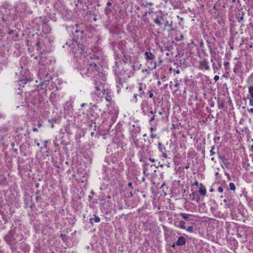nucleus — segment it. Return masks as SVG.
Returning a JSON list of instances; mask_svg holds the SVG:
<instances>
[{"mask_svg": "<svg viewBox=\"0 0 253 253\" xmlns=\"http://www.w3.org/2000/svg\"><path fill=\"white\" fill-rule=\"evenodd\" d=\"M73 52L75 56L78 57L83 55L84 50L81 46H79L76 43H73Z\"/></svg>", "mask_w": 253, "mask_h": 253, "instance_id": "1", "label": "nucleus"}, {"mask_svg": "<svg viewBox=\"0 0 253 253\" xmlns=\"http://www.w3.org/2000/svg\"><path fill=\"white\" fill-rule=\"evenodd\" d=\"M146 87V85L143 84V83H139L138 84V91L139 92V96L140 97H142V95L144 94V88Z\"/></svg>", "mask_w": 253, "mask_h": 253, "instance_id": "2", "label": "nucleus"}, {"mask_svg": "<svg viewBox=\"0 0 253 253\" xmlns=\"http://www.w3.org/2000/svg\"><path fill=\"white\" fill-rule=\"evenodd\" d=\"M144 55L148 60H153L155 58V55L150 52L146 51Z\"/></svg>", "mask_w": 253, "mask_h": 253, "instance_id": "3", "label": "nucleus"}, {"mask_svg": "<svg viewBox=\"0 0 253 253\" xmlns=\"http://www.w3.org/2000/svg\"><path fill=\"white\" fill-rule=\"evenodd\" d=\"M249 92L251 96L250 99V105L252 106H253V86H250L249 87Z\"/></svg>", "mask_w": 253, "mask_h": 253, "instance_id": "4", "label": "nucleus"}, {"mask_svg": "<svg viewBox=\"0 0 253 253\" xmlns=\"http://www.w3.org/2000/svg\"><path fill=\"white\" fill-rule=\"evenodd\" d=\"M199 192L203 196H205L207 194L206 188L202 184H200Z\"/></svg>", "mask_w": 253, "mask_h": 253, "instance_id": "5", "label": "nucleus"}, {"mask_svg": "<svg viewBox=\"0 0 253 253\" xmlns=\"http://www.w3.org/2000/svg\"><path fill=\"white\" fill-rule=\"evenodd\" d=\"M176 245L177 246H182V245H184L185 244V238H184L183 237L181 236V237H180L177 242H176Z\"/></svg>", "mask_w": 253, "mask_h": 253, "instance_id": "6", "label": "nucleus"}, {"mask_svg": "<svg viewBox=\"0 0 253 253\" xmlns=\"http://www.w3.org/2000/svg\"><path fill=\"white\" fill-rule=\"evenodd\" d=\"M94 218H90V223L91 224H93V220H94L95 222H97V223L100 222V218L98 216H97L96 215H94Z\"/></svg>", "mask_w": 253, "mask_h": 253, "instance_id": "7", "label": "nucleus"}, {"mask_svg": "<svg viewBox=\"0 0 253 253\" xmlns=\"http://www.w3.org/2000/svg\"><path fill=\"white\" fill-rule=\"evenodd\" d=\"M201 65L203 68H204L206 70H209L210 68L209 66L208 65V63L207 61H204L201 64Z\"/></svg>", "mask_w": 253, "mask_h": 253, "instance_id": "8", "label": "nucleus"}, {"mask_svg": "<svg viewBox=\"0 0 253 253\" xmlns=\"http://www.w3.org/2000/svg\"><path fill=\"white\" fill-rule=\"evenodd\" d=\"M185 222L181 220L179 221L178 226L181 229H185Z\"/></svg>", "mask_w": 253, "mask_h": 253, "instance_id": "9", "label": "nucleus"}, {"mask_svg": "<svg viewBox=\"0 0 253 253\" xmlns=\"http://www.w3.org/2000/svg\"><path fill=\"white\" fill-rule=\"evenodd\" d=\"M180 215L182 218L184 219H188L189 217V214L184 213H181Z\"/></svg>", "mask_w": 253, "mask_h": 253, "instance_id": "10", "label": "nucleus"}, {"mask_svg": "<svg viewBox=\"0 0 253 253\" xmlns=\"http://www.w3.org/2000/svg\"><path fill=\"white\" fill-rule=\"evenodd\" d=\"M195 195L196 193L194 192H193L192 193L190 194L189 195L190 199L192 201H194L195 200Z\"/></svg>", "mask_w": 253, "mask_h": 253, "instance_id": "11", "label": "nucleus"}, {"mask_svg": "<svg viewBox=\"0 0 253 253\" xmlns=\"http://www.w3.org/2000/svg\"><path fill=\"white\" fill-rule=\"evenodd\" d=\"M229 187H230V189L231 190H235V186L234 185V184L233 183H230L229 184Z\"/></svg>", "mask_w": 253, "mask_h": 253, "instance_id": "12", "label": "nucleus"}, {"mask_svg": "<svg viewBox=\"0 0 253 253\" xmlns=\"http://www.w3.org/2000/svg\"><path fill=\"white\" fill-rule=\"evenodd\" d=\"M154 22L160 26H161L162 25V23H161V21L158 19H155L154 20Z\"/></svg>", "mask_w": 253, "mask_h": 253, "instance_id": "13", "label": "nucleus"}, {"mask_svg": "<svg viewBox=\"0 0 253 253\" xmlns=\"http://www.w3.org/2000/svg\"><path fill=\"white\" fill-rule=\"evenodd\" d=\"M137 100H138V99H137V95L134 94V95H133V101L135 103H136L137 102Z\"/></svg>", "mask_w": 253, "mask_h": 253, "instance_id": "14", "label": "nucleus"}, {"mask_svg": "<svg viewBox=\"0 0 253 253\" xmlns=\"http://www.w3.org/2000/svg\"><path fill=\"white\" fill-rule=\"evenodd\" d=\"M187 230L188 232H189L190 233H192L193 231V227L192 226H189L187 228Z\"/></svg>", "mask_w": 253, "mask_h": 253, "instance_id": "15", "label": "nucleus"}, {"mask_svg": "<svg viewBox=\"0 0 253 253\" xmlns=\"http://www.w3.org/2000/svg\"><path fill=\"white\" fill-rule=\"evenodd\" d=\"M214 149V147L213 146V147H212L210 151L211 155L215 154V152H213V151Z\"/></svg>", "mask_w": 253, "mask_h": 253, "instance_id": "16", "label": "nucleus"}, {"mask_svg": "<svg viewBox=\"0 0 253 253\" xmlns=\"http://www.w3.org/2000/svg\"><path fill=\"white\" fill-rule=\"evenodd\" d=\"M218 191L220 193H222L223 191V189L221 187H219L218 188Z\"/></svg>", "mask_w": 253, "mask_h": 253, "instance_id": "17", "label": "nucleus"}, {"mask_svg": "<svg viewBox=\"0 0 253 253\" xmlns=\"http://www.w3.org/2000/svg\"><path fill=\"white\" fill-rule=\"evenodd\" d=\"M149 97L150 98H153V93L150 91H149Z\"/></svg>", "mask_w": 253, "mask_h": 253, "instance_id": "18", "label": "nucleus"}, {"mask_svg": "<svg viewBox=\"0 0 253 253\" xmlns=\"http://www.w3.org/2000/svg\"><path fill=\"white\" fill-rule=\"evenodd\" d=\"M219 77L217 75H216L214 76V80H215V81H217L219 80Z\"/></svg>", "mask_w": 253, "mask_h": 253, "instance_id": "19", "label": "nucleus"}, {"mask_svg": "<svg viewBox=\"0 0 253 253\" xmlns=\"http://www.w3.org/2000/svg\"><path fill=\"white\" fill-rule=\"evenodd\" d=\"M219 158L222 160L223 163H224V164L225 163V162L226 161V160L225 159L222 158L220 156H219Z\"/></svg>", "mask_w": 253, "mask_h": 253, "instance_id": "20", "label": "nucleus"}, {"mask_svg": "<svg viewBox=\"0 0 253 253\" xmlns=\"http://www.w3.org/2000/svg\"><path fill=\"white\" fill-rule=\"evenodd\" d=\"M90 66H94L95 67H97V65L96 64H95V63H91L90 64H89Z\"/></svg>", "mask_w": 253, "mask_h": 253, "instance_id": "21", "label": "nucleus"}, {"mask_svg": "<svg viewBox=\"0 0 253 253\" xmlns=\"http://www.w3.org/2000/svg\"><path fill=\"white\" fill-rule=\"evenodd\" d=\"M155 119V116L153 115L150 120V123L152 122Z\"/></svg>", "mask_w": 253, "mask_h": 253, "instance_id": "22", "label": "nucleus"}, {"mask_svg": "<svg viewBox=\"0 0 253 253\" xmlns=\"http://www.w3.org/2000/svg\"><path fill=\"white\" fill-rule=\"evenodd\" d=\"M156 135L153 133H151V135H150V137L151 138H155L156 137Z\"/></svg>", "mask_w": 253, "mask_h": 253, "instance_id": "23", "label": "nucleus"}, {"mask_svg": "<svg viewBox=\"0 0 253 253\" xmlns=\"http://www.w3.org/2000/svg\"><path fill=\"white\" fill-rule=\"evenodd\" d=\"M229 65V63L228 62H225L224 63V65L225 66H228Z\"/></svg>", "mask_w": 253, "mask_h": 253, "instance_id": "24", "label": "nucleus"}, {"mask_svg": "<svg viewBox=\"0 0 253 253\" xmlns=\"http://www.w3.org/2000/svg\"><path fill=\"white\" fill-rule=\"evenodd\" d=\"M95 88L96 91H99V90H100V87L99 86H95Z\"/></svg>", "mask_w": 253, "mask_h": 253, "instance_id": "25", "label": "nucleus"}, {"mask_svg": "<svg viewBox=\"0 0 253 253\" xmlns=\"http://www.w3.org/2000/svg\"><path fill=\"white\" fill-rule=\"evenodd\" d=\"M162 156H163V157H165V158H167V155L166 153H163Z\"/></svg>", "mask_w": 253, "mask_h": 253, "instance_id": "26", "label": "nucleus"}, {"mask_svg": "<svg viewBox=\"0 0 253 253\" xmlns=\"http://www.w3.org/2000/svg\"><path fill=\"white\" fill-rule=\"evenodd\" d=\"M197 203H199L200 202V198H198L197 199L195 198V200Z\"/></svg>", "mask_w": 253, "mask_h": 253, "instance_id": "27", "label": "nucleus"}, {"mask_svg": "<svg viewBox=\"0 0 253 253\" xmlns=\"http://www.w3.org/2000/svg\"><path fill=\"white\" fill-rule=\"evenodd\" d=\"M194 185L198 186L199 185V183H198V181H195L194 183Z\"/></svg>", "mask_w": 253, "mask_h": 253, "instance_id": "28", "label": "nucleus"}, {"mask_svg": "<svg viewBox=\"0 0 253 253\" xmlns=\"http://www.w3.org/2000/svg\"><path fill=\"white\" fill-rule=\"evenodd\" d=\"M149 160L150 161L152 162H155V159H154L150 158Z\"/></svg>", "mask_w": 253, "mask_h": 253, "instance_id": "29", "label": "nucleus"}, {"mask_svg": "<svg viewBox=\"0 0 253 253\" xmlns=\"http://www.w3.org/2000/svg\"><path fill=\"white\" fill-rule=\"evenodd\" d=\"M149 112L151 114H153L155 113V112H154L153 110H151Z\"/></svg>", "mask_w": 253, "mask_h": 253, "instance_id": "30", "label": "nucleus"}, {"mask_svg": "<svg viewBox=\"0 0 253 253\" xmlns=\"http://www.w3.org/2000/svg\"><path fill=\"white\" fill-rule=\"evenodd\" d=\"M249 112L253 113V108H251L250 110H249Z\"/></svg>", "mask_w": 253, "mask_h": 253, "instance_id": "31", "label": "nucleus"}, {"mask_svg": "<svg viewBox=\"0 0 253 253\" xmlns=\"http://www.w3.org/2000/svg\"><path fill=\"white\" fill-rule=\"evenodd\" d=\"M42 126V124L41 123H38L39 127H41Z\"/></svg>", "mask_w": 253, "mask_h": 253, "instance_id": "32", "label": "nucleus"}, {"mask_svg": "<svg viewBox=\"0 0 253 253\" xmlns=\"http://www.w3.org/2000/svg\"><path fill=\"white\" fill-rule=\"evenodd\" d=\"M33 130L35 132L38 131V129L37 128H34Z\"/></svg>", "mask_w": 253, "mask_h": 253, "instance_id": "33", "label": "nucleus"}, {"mask_svg": "<svg viewBox=\"0 0 253 253\" xmlns=\"http://www.w3.org/2000/svg\"><path fill=\"white\" fill-rule=\"evenodd\" d=\"M175 72L176 73V74H179L180 73V71L179 70H177Z\"/></svg>", "mask_w": 253, "mask_h": 253, "instance_id": "34", "label": "nucleus"}, {"mask_svg": "<svg viewBox=\"0 0 253 253\" xmlns=\"http://www.w3.org/2000/svg\"><path fill=\"white\" fill-rule=\"evenodd\" d=\"M85 103H83V104L81 105V107H84V106H85Z\"/></svg>", "mask_w": 253, "mask_h": 253, "instance_id": "35", "label": "nucleus"}, {"mask_svg": "<svg viewBox=\"0 0 253 253\" xmlns=\"http://www.w3.org/2000/svg\"><path fill=\"white\" fill-rule=\"evenodd\" d=\"M153 130H154V128L151 127L150 128V131H151V132H152V131H153Z\"/></svg>", "mask_w": 253, "mask_h": 253, "instance_id": "36", "label": "nucleus"}, {"mask_svg": "<svg viewBox=\"0 0 253 253\" xmlns=\"http://www.w3.org/2000/svg\"><path fill=\"white\" fill-rule=\"evenodd\" d=\"M159 114L160 115H162L163 114V112H161V111H160V112H159Z\"/></svg>", "mask_w": 253, "mask_h": 253, "instance_id": "37", "label": "nucleus"}, {"mask_svg": "<svg viewBox=\"0 0 253 253\" xmlns=\"http://www.w3.org/2000/svg\"><path fill=\"white\" fill-rule=\"evenodd\" d=\"M128 185L129 187H130L132 185V183H129L128 184Z\"/></svg>", "mask_w": 253, "mask_h": 253, "instance_id": "38", "label": "nucleus"}, {"mask_svg": "<svg viewBox=\"0 0 253 253\" xmlns=\"http://www.w3.org/2000/svg\"><path fill=\"white\" fill-rule=\"evenodd\" d=\"M179 85V84L178 83H176L175 84V86L176 87H178Z\"/></svg>", "mask_w": 253, "mask_h": 253, "instance_id": "39", "label": "nucleus"}, {"mask_svg": "<svg viewBox=\"0 0 253 253\" xmlns=\"http://www.w3.org/2000/svg\"><path fill=\"white\" fill-rule=\"evenodd\" d=\"M111 4V3L110 2H108L107 3V5H110Z\"/></svg>", "mask_w": 253, "mask_h": 253, "instance_id": "40", "label": "nucleus"}, {"mask_svg": "<svg viewBox=\"0 0 253 253\" xmlns=\"http://www.w3.org/2000/svg\"><path fill=\"white\" fill-rule=\"evenodd\" d=\"M211 160L212 161H214V157H212V158H211Z\"/></svg>", "mask_w": 253, "mask_h": 253, "instance_id": "41", "label": "nucleus"}, {"mask_svg": "<svg viewBox=\"0 0 253 253\" xmlns=\"http://www.w3.org/2000/svg\"><path fill=\"white\" fill-rule=\"evenodd\" d=\"M243 16L241 17V18H240V20H243Z\"/></svg>", "mask_w": 253, "mask_h": 253, "instance_id": "42", "label": "nucleus"}, {"mask_svg": "<svg viewBox=\"0 0 253 253\" xmlns=\"http://www.w3.org/2000/svg\"><path fill=\"white\" fill-rule=\"evenodd\" d=\"M158 84H161V82H160V81H158Z\"/></svg>", "mask_w": 253, "mask_h": 253, "instance_id": "43", "label": "nucleus"}, {"mask_svg": "<svg viewBox=\"0 0 253 253\" xmlns=\"http://www.w3.org/2000/svg\"><path fill=\"white\" fill-rule=\"evenodd\" d=\"M156 67V64L155 63V65H154V68H155Z\"/></svg>", "mask_w": 253, "mask_h": 253, "instance_id": "44", "label": "nucleus"}, {"mask_svg": "<svg viewBox=\"0 0 253 253\" xmlns=\"http://www.w3.org/2000/svg\"><path fill=\"white\" fill-rule=\"evenodd\" d=\"M50 79H51V77H49V78H48V80H50Z\"/></svg>", "mask_w": 253, "mask_h": 253, "instance_id": "45", "label": "nucleus"}, {"mask_svg": "<svg viewBox=\"0 0 253 253\" xmlns=\"http://www.w3.org/2000/svg\"><path fill=\"white\" fill-rule=\"evenodd\" d=\"M185 168H186V169H188V168H189V166H186V167H185Z\"/></svg>", "mask_w": 253, "mask_h": 253, "instance_id": "46", "label": "nucleus"}, {"mask_svg": "<svg viewBox=\"0 0 253 253\" xmlns=\"http://www.w3.org/2000/svg\"><path fill=\"white\" fill-rule=\"evenodd\" d=\"M37 145H38V146H40V143H37Z\"/></svg>", "mask_w": 253, "mask_h": 253, "instance_id": "47", "label": "nucleus"}, {"mask_svg": "<svg viewBox=\"0 0 253 253\" xmlns=\"http://www.w3.org/2000/svg\"><path fill=\"white\" fill-rule=\"evenodd\" d=\"M210 191L211 192H212L213 191V189H211Z\"/></svg>", "mask_w": 253, "mask_h": 253, "instance_id": "48", "label": "nucleus"}, {"mask_svg": "<svg viewBox=\"0 0 253 253\" xmlns=\"http://www.w3.org/2000/svg\"><path fill=\"white\" fill-rule=\"evenodd\" d=\"M160 167H163V165H160Z\"/></svg>", "mask_w": 253, "mask_h": 253, "instance_id": "49", "label": "nucleus"}, {"mask_svg": "<svg viewBox=\"0 0 253 253\" xmlns=\"http://www.w3.org/2000/svg\"><path fill=\"white\" fill-rule=\"evenodd\" d=\"M143 112L145 113V111L143 110V108H142Z\"/></svg>", "mask_w": 253, "mask_h": 253, "instance_id": "50", "label": "nucleus"}, {"mask_svg": "<svg viewBox=\"0 0 253 253\" xmlns=\"http://www.w3.org/2000/svg\"><path fill=\"white\" fill-rule=\"evenodd\" d=\"M76 32L77 33L78 32V31L77 30H76Z\"/></svg>", "mask_w": 253, "mask_h": 253, "instance_id": "51", "label": "nucleus"}, {"mask_svg": "<svg viewBox=\"0 0 253 253\" xmlns=\"http://www.w3.org/2000/svg\"><path fill=\"white\" fill-rule=\"evenodd\" d=\"M39 42H38V43H37V45L38 46V45H39Z\"/></svg>", "mask_w": 253, "mask_h": 253, "instance_id": "52", "label": "nucleus"}, {"mask_svg": "<svg viewBox=\"0 0 253 253\" xmlns=\"http://www.w3.org/2000/svg\"><path fill=\"white\" fill-rule=\"evenodd\" d=\"M91 135H93V132H92V133H91Z\"/></svg>", "mask_w": 253, "mask_h": 253, "instance_id": "53", "label": "nucleus"}, {"mask_svg": "<svg viewBox=\"0 0 253 253\" xmlns=\"http://www.w3.org/2000/svg\"><path fill=\"white\" fill-rule=\"evenodd\" d=\"M51 253H54V252H51Z\"/></svg>", "mask_w": 253, "mask_h": 253, "instance_id": "54", "label": "nucleus"}, {"mask_svg": "<svg viewBox=\"0 0 253 253\" xmlns=\"http://www.w3.org/2000/svg\"><path fill=\"white\" fill-rule=\"evenodd\" d=\"M252 148H253V145L252 146Z\"/></svg>", "mask_w": 253, "mask_h": 253, "instance_id": "55", "label": "nucleus"}]
</instances>
